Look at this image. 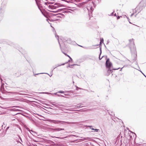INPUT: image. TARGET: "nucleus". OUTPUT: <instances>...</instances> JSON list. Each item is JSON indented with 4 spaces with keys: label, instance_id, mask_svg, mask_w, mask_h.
I'll return each instance as SVG.
<instances>
[{
    "label": "nucleus",
    "instance_id": "obj_10",
    "mask_svg": "<svg viewBox=\"0 0 146 146\" xmlns=\"http://www.w3.org/2000/svg\"><path fill=\"white\" fill-rule=\"evenodd\" d=\"M92 127V126H91L90 127V128L92 130H94V129L93 128H92V127Z\"/></svg>",
    "mask_w": 146,
    "mask_h": 146
},
{
    "label": "nucleus",
    "instance_id": "obj_13",
    "mask_svg": "<svg viewBox=\"0 0 146 146\" xmlns=\"http://www.w3.org/2000/svg\"><path fill=\"white\" fill-rule=\"evenodd\" d=\"M99 58H100V60H101V59L100 58V57H99Z\"/></svg>",
    "mask_w": 146,
    "mask_h": 146
},
{
    "label": "nucleus",
    "instance_id": "obj_5",
    "mask_svg": "<svg viewBox=\"0 0 146 146\" xmlns=\"http://www.w3.org/2000/svg\"><path fill=\"white\" fill-rule=\"evenodd\" d=\"M104 42V39L103 38H100V45H101V44L103 43Z\"/></svg>",
    "mask_w": 146,
    "mask_h": 146
},
{
    "label": "nucleus",
    "instance_id": "obj_3",
    "mask_svg": "<svg viewBox=\"0 0 146 146\" xmlns=\"http://www.w3.org/2000/svg\"><path fill=\"white\" fill-rule=\"evenodd\" d=\"M64 128H51V130L53 131H58L61 130H64Z\"/></svg>",
    "mask_w": 146,
    "mask_h": 146
},
{
    "label": "nucleus",
    "instance_id": "obj_6",
    "mask_svg": "<svg viewBox=\"0 0 146 146\" xmlns=\"http://www.w3.org/2000/svg\"><path fill=\"white\" fill-rule=\"evenodd\" d=\"M64 54L66 56H68L70 59H72L68 55H67V54H65L64 53Z\"/></svg>",
    "mask_w": 146,
    "mask_h": 146
},
{
    "label": "nucleus",
    "instance_id": "obj_4",
    "mask_svg": "<svg viewBox=\"0 0 146 146\" xmlns=\"http://www.w3.org/2000/svg\"><path fill=\"white\" fill-rule=\"evenodd\" d=\"M55 5H57V6H55V7H56V8H58V7H61L62 6V5L60 4V3H57L56 4H55Z\"/></svg>",
    "mask_w": 146,
    "mask_h": 146
},
{
    "label": "nucleus",
    "instance_id": "obj_1",
    "mask_svg": "<svg viewBox=\"0 0 146 146\" xmlns=\"http://www.w3.org/2000/svg\"><path fill=\"white\" fill-rule=\"evenodd\" d=\"M106 64V66L107 68H110L111 67L112 64L111 62L110 61V60L109 58L107 59Z\"/></svg>",
    "mask_w": 146,
    "mask_h": 146
},
{
    "label": "nucleus",
    "instance_id": "obj_12",
    "mask_svg": "<svg viewBox=\"0 0 146 146\" xmlns=\"http://www.w3.org/2000/svg\"><path fill=\"white\" fill-rule=\"evenodd\" d=\"M88 138V139H90V138Z\"/></svg>",
    "mask_w": 146,
    "mask_h": 146
},
{
    "label": "nucleus",
    "instance_id": "obj_11",
    "mask_svg": "<svg viewBox=\"0 0 146 146\" xmlns=\"http://www.w3.org/2000/svg\"><path fill=\"white\" fill-rule=\"evenodd\" d=\"M47 3H48V2H47V3H46L45 2V3H44V4H46V5H47Z\"/></svg>",
    "mask_w": 146,
    "mask_h": 146
},
{
    "label": "nucleus",
    "instance_id": "obj_2",
    "mask_svg": "<svg viewBox=\"0 0 146 146\" xmlns=\"http://www.w3.org/2000/svg\"><path fill=\"white\" fill-rule=\"evenodd\" d=\"M129 46H131L132 47H134V44L133 39H132L129 40Z\"/></svg>",
    "mask_w": 146,
    "mask_h": 146
},
{
    "label": "nucleus",
    "instance_id": "obj_7",
    "mask_svg": "<svg viewBox=\"0 0 146 146\" xmlns=\"http://www.w3.org/2000/svg\"><path fill=\"white\" fill-rule=\"evenodd\" d=\"M58 93H64V92L62 91H60L58 92Z\"/></svg>",
    "mask_w": 146,
    "mask_h": 146
},
{
    "label": "nucleus",
    "instance_id": "obj_9",
    "mask_svg": "<svg viewBox=\"0 0 146 146\" xmlns=\"http://www.w3.org/2000/svg\"><path fill=\"white\" fill-rule=\"evenodd\" d=\"M60 122V121H56V122L55 123H58Z\"/></svg>",
    "mask_w": 146,
    "mask_h": 146
},
{
    "label": "nucleus",
    "instance_id": "obj_8",
    "mask_svg": "<svg viewBox=\"0 0 146 146\" xmlns=\"http://www.w3.org/2000/svg\"><path fill=\"white\" fill-rule=\"evenodd\" d=\"M94 130H95V131L96 132H98L99 130L98 129H94Z\"/></svg>",
    "mask_w": 146,
    "mask_h": 146
}]
</instances>
